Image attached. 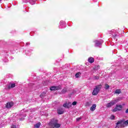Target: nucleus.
Masks as SVG:
<instances>
[{
	"label": "nucleus",
	"instance_id": "1",
	"mask_svg": "<svg viewBox=\"0 0 128 128\" xmlns=\"http://www.w3.org/2000/svg\"><path fill=\"white\" fill-rule=\"evenodd\" d=\"M126 126H128V120L126 121H124V120H120L117 122L116 128H120Z\"/></svg>",
	"mask_w": 128,
	"mask_h": 128
},
{
	"label": "nucleus",
	"instance_id": "2",
	"mask_svg": "<svg viewBox=\"0 0 128 128\" xmlns=\"http://www.w3.org/2000/svg\"><path fill=\"white\" fill-rule=\"evenodd\" d=\"M120 102V98H116V100H111L109 103L106 104V108H112V106H114L116 102Z\"/></svg>",
	"mask_w": 128,
	"mask_h": 128
},
{
	"label": "nucleus",
	"instance_id": "3",
	"mask_svg": "<svg viewBox=\"0 0 128 128\" xmlns=\"http://www.w3.org/2000/svg\"><path fill=\"white\" fill-rule=\"evenodd\" d=\"M102 86V84L96 86L93 90V92H92V96H96V94H98Z\"/></svg>",
	"mask_w": 128,
	"mask_h": 128
},
{
	"label": "nucleus",
	"instance_id": "4",
	"mask_svg": "<svg viewBox=\"0 0 128 128\" xmlns=\"http://www.w3.org/2000/svg\"><path fill=\"white\" fill-rule=\"evenodd\" d=\"M122 105H116V106L114 109L112 110L113 112H120V110H122Z\"/></svg>",
	"mask_w": 128,
	"mask_h": 128
},
{
	"label": "nucleus",
	"instance_id": "5",
	"mask_svg": "<svg viewBox=\"0 0 128 128\" xmlns=\"http://www.w3.org/2000/svg\"><path fill=\"white\" fill-rule=\"evenodd\" d=\"M94 42L95 44V46H100L104 42V41H102V40H96Z\"/></svg>",
	"mask_w": 128,
	"mask_h": 128
},
{
	"label": "nucleus",
	"instance_id": "6",
	"mask_svg": "<svg viewBox=\"0 0 128 128\" xmlns=\"http://www.w3.org/2000/svg\"><path fill=\"white\" fill-rule=\"evenodd\" d=\"M62 88V86H53L50 88V90H60Z\"/></svg>",
	"mask_w": 128,
	"mask_h": 128
},
{
	"label": "nucleus",
	"instance_id": "7",
	"mask_svg": "<svg viewBox=\"0 0 128 128\" xmlns=\"http://www.w3.org/2000/svg\"><path fill=\"white\" fill-rule=\"evenodd\" d=\"M63 106L66 108H72V103L71 102H66L63 104Z\"/></svg>",
	"mask_w": 128,
	"mask_h": 128
},
{
	"label": "nucleus",
	"instance_id": "8",
	"mask_svg": "<svg viewBox=\"0 0 128 128\" xmlns=\"http://www.w3.org/2000/svg\"><path fill=\"white\" fill-rule=\"evenodd\" d=\"M12 106H14V102H8L6 104L7 108H10L12 107Z\"/></svg>",
	"mask_w": 128,
	"mask_h": 128
},
{
	"label": "nucleus",
	"instance_id": "9",
	"mask_svg": "<svg viewBox=\"0 0 128 128\" xmlns=\"http://www.w3.org/2000/svg\"><path fill=\"white\" fill-rule=\"evenodd\" d=\"M64 112V110L62 109V108H59L58 110V114H62Z\"/></svg>",
	"mask_w": 128,
	"mask_h": 128
},
{
	"label": "nucleus",
	"instance_id": "10",
	"mask_svg": "<svg viewBox=\"0 0 128 128\" xmlns=\"http://www.w3.org/2000/svg\"><path fill=\"white\" fill-rule=\"evenodd\" d=\"M14 86H16L15 84H10L7 86V88L10 90V88H14Z\"/></svg>",
	"mask_w": 128,
	"mask_h": 128
},
{
	"label": "nucleus",
	"instance_id": "11",
	"mask_svg": "<svg viewBox=\"0 0 128 128\" xmlns=\"http://www.w3.org/2000/svg\"><path fill=\"white\" fill-rule=\"evenodd\" d=\"M88 62H90V64H92V62H94V59L92 57H90L88 58Z\"/></svg>",
	"mask_w": 128,
	"mask_h": 128
},
{
	"label": "nucleus",
	"instance_id": "12",
	"mask_svg": "<svg viewBox=\"0 0 128 128\" xmlns=\"http://www.w3.org/2000/svg\"><path fill=\"white\" fill-rule=\"evenodd\" d=\"M28 1H26L25 2H30V4H36V1L34 0H27Z\"/></svg>",
	"mask_w": 128,
	"mask_h": 128
},
{
	"label": "nucleus",
	"instance_id": "13",
	"mask_svg": "<svg viewBox=\"0 0 128 128\" xmlns=\"http://www.w3.org/2000/svg\"><path fill=\"white\" fill-rule=\"evenodd\" d=\"M96 104H94L90 108V110H92V112H94V110H96Z\"/></svg>",
	"mask_w": 128,
	"mask_h": 128
},
{
	"label": "nucleus",
	"instance_id": "14",
	"mask_svg": "<svg viewBox=\"0 0 128 128\" xmlns=\"http://www.w3.org/2000/svg\"><path fill=\"white\" fill-rule=\"evenodd\" d=\"M40 126V122L37 123L34 125V128H39Z\"/></svg>",
	"mask_w": 128,
	"mask_h": 128
},
{
	"label": "nucleus",
	"instance_id": "15",
	"mask_svg": "<svg viewBox=\"0 0 128 128\" xmlns=\"http://www.w3.org/2000/svg\"><path fill=\"white\" fill-rule=\"evenodd\" d=\"M81 74L82 73H80V72H78L75 74V76L76 78H80V76Z\"/></svg>",
	"mask_w": 128,
	"mask_h": 128
},
{
	"label": "nucleus",
	"instance_id": "16",
	"mask_svg": "<svg viewBox=\"0 0 128 128\" xmlns=\"http://www.w3.org/2000/svg\"><path fill=\"white\" fill-rule=\"evenodd\" d=\"M120 92H122V90H120V89H118L115 91V94H120Z\"/></svg>",
	"mask_w": 128,
	"mask_h": 128
},
{
	"label": "nucleus",
	"instance_id": "17",
	"mask_svg": "<svg viewBox=\"0 0 128 128\" xmlns=\"http://www.w3.org/2000/svg\"><path fill=\"white\" fill-rule=\"evenodd\" d=\"M68 90V89L66 88H64L62 91L61 92L62 94H66V91Z\"/></svg>",
	"mask_w": 128,
	"mask_h": 128
},
{
	"label": "nucleus",
	"instance_id": "18",
	"mask_svg": "<svg viewBox=\"0 0 128 128\" xmlns=\"http://www.w3.org/2000/svg\"><path fill=\"white\" fill-rule=\"evenodd\" d=\"M104 88H105V90H108V88H110V86L108 84H105Z\"/></svg>",
	"mask_w": 128,
	"mask_h": 128
},
{
	"label": "nucleus",
	"instance_id": "19",
	"mask_svg": "<svg viewBox=\"0 0 128 128\" xmlns=\"http://www.w3.org/2000/svg\"><path fill=\"white\" fill-rule=\"evenodd\" d=\"M91 105H92V104H90V102H86V106H90Z\"/></svg>",
	"mask_w": 128,
	"mask_h": 128
},
{
	"label": "nucleus",
	"instance_id": "20",
	"mask_svg": "<svg viewBox=\"0 0 128 128\" xmlns=\"http://www.w3.org/2000/svg\"><path fill=\"white\" fill-rule=\"evenodd\" d=\"M115 118H116V117L112 115V116H110V120H114Z\"/></svg>",
	"mask_w": 128,
	"mask_h": 128
},
{
	"label": "nucleus",
	"instance_id": "21",
	"mask_svg": "<svg viewBox=\"0 0 128 128\" xmlns=\"http://www.w3.org/2000/svg\"><path fill=\"white\" fill-rule=\"evenodd\" d=\"M94 80H98V78H100V76H94Z\"/></svg>",
	"mask_w": 128,
	"mask_h": 128
},
{
	"label": "nucleus",
	"instance_id": "22",
	"mask_svg": "<svg viewBox=\"0 0 128 128\" xmlns=\"http://www.w3.org/2000/svg\"><path fill=\"white\" fill-rule=\"evenodd\" d=\"M12 128H16V124H13L12 126Z\"/></svg>",
	"mask_w": 128,
	"mask_h": 128
},
{
	"label": "nucleus",
	"instance_id": "23",
	"mask_svg": "<svg viewBox=\"0 0 128 128\" xmlns=\"http://www.w3.org/2000/svg\"><path fill=\"white\" fill-rule=\"evenodd\" d=\"M76 102L74 101L73 102H72V106H76Z\"/></svg>",
	"mask_w": 128,
	"mask_h": 128
},
{
	"label": "nucleus",
	"instance_id": "24",
	"mask_svg": "<svg viewBox=\"0 0 128 128\" xmlns=\"http://www.w3.org/2000/svg\"><path fill=\"white\" fill-rule=\"evenodd\" d=\"M80 120H82V118H80V117L78 118H76V122H80Z\"/></svg>",
	"mask_w": 128,
	"mask_h": 128
},
{
	"label": "nucleus",
	"instance_id": "25",
	"mask_svg": "<svg viewBox=\"0 0 128 128\" xmlns=\"http://www.w3.org/2000/svg\"><path fill=\"white\" fill-rule=\"evenodd\" d=\"M64 24V21H60V26Z\"/></svg>",
	"mask_w": 128,
	"mask_h": 128
},
{
	"label": "nucleus",
	"instance_id": "26",
	"mask_svg": "<svg viewBox=\"0 0 128 128\" xmlns=\"http://www.w3.org/2000/svg\"><path fill=\"white\" fill-rule=\"evenodd\" d=\"M96 70H98V68H100V66H96Z\"/></svg>",
	"mask_w": 128,
	"mask_h": 128
},
{
	"label": "nucleus",
	"instance_id": "27",
	"mask_svg": "<svg viewBox=\"0 0 128 128\" xmlns=\"http://www.w3.org/2000/svg\"><path fill=\"white\" fill-rule=\"evenodd\" d=\"M29 44H30V43H28H28L26 44V46H29Z\"/></svg>",
	"mask_w": 128,
	"mask_h": 128
},
{
	"label": "nucleus",
	"instance_id": "28",
	"mask_svg": "<svg viewBox=\"0 0 128 128\" xmlns=\"http://www.w3.org/2000/svg\"><path fill=\"white\" fill-rule=\"evenodd\" d=\"M20 120H24V119H22V118H20Z\"/></svg>",
	"mask_w": 128,
	"mask_h": 128
},
{
	"label": "nucleus",
	"instance_id": "29",
	"mask_svg": "<svg viewBox=\"0 0 128 128\" xmlns=\"http://www.w3.org/2000/svg\"><path fill=\"white\" fill-rule=\"evenodd\" d=\"M114 36H116V34H115V35H114Z\"/></svg>",
	"mask_w": 128,
	"mask_h": 128
},
{
	"label": "nucleus",
	"instance_id": "30",
	"mask_svg": "<svg viewBox=\"0 0 128 128\" xmlns=\"http://www.w3.org/2000/svg\"><path fill=\"white\" fill-rule=\"evenodd\" d=\"M26 115H24V117H26Z\"/></svg>",
	"mask_w": 128,
	"mask_h": 128
},
{
	"label": "nucleus",
	"instance_id": "31",
	"mask_svg": "<svg viewBox=\"0 0 128 128\" xmlns=\"http://www.w3.org/2000/svg\"><path fill=\"white\" fill-rule=\"evenodd\" d=\"M0 2H2V0H0Z\"/></svg>",
	"mask_w": 128,
	"mask_h": 128
}]
</instances>
